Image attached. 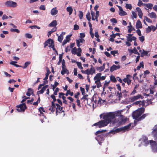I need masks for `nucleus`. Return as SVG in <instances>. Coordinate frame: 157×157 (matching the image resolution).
<instances>
[{"label": "nucleus", "instance_id": "41", "mask_svg": "<svg viewBox=\"0 0 157 157\" xmlns=\"http://www.w3.org/2000/svg\"><path fill=\"white\" fill-rule=\"evenodd\" d=\"M86 18L89 21H90L91 17L90 16V13L89 12H88L86 14Z\"/></svg>", "mask_w": 157, "mask_h": 157}, {"label": "nucleus", "instance_id": "61", "mask_svg": "<svg viewBox=\"0 0 157 157\" xmlns=\"http://www.w3.org/2000/svg\"><path fill=\"white\" fill-rule=\"evenodd\" d=\"M59 89L58 88H56L53 94L55 95H57V94L58 92L59 91Z\"/></svg>", "mask_w": 157, "mask_h": 157}, {"label": "nucleus", "instance_id": "50", "mask_svg": "<svg viewBox=\"0 0 157 157\" xmlns=\"http://www.w3.org/2000/svg\"><path fill=\"white\" fill-rule=\"evenodd\" d=\"M151 31V29L150 26H148L147 28L146 29V33H148Z\"/></svg>", "mask_w": 157, "mask_h": 157}, {"label": "nucleus", "instance_id": "16", "mask_svg": "<svg viewBox=\"0 0 157 157\" xmlns=\"http://www.w3.org/2000/svg\"><path fill=\"white\" fill-rule=\"evenodd\" d=\"M136 10L138 12V14L140 18H142L143 15V13L140 8L139 7H137L136 8Z\"/></svg>", "mask_w": 157, "mask_h": 157}, {"label": "nucleus", "instance_id": "39", "mask_svg": "<svg viewBox=\"0 0 157 157\" xmlns=\"http://www.w3.org/2000/svg\"><path fill=\"white\" fill-rule=\"evenodd\" d=\"M95 83L97 85V87L98 88L102 86L100 81H99V82H95Z\"/></svg>", "mask_w": 157, "mask_h": 157}, {"label": "nucleus", "instance_id": "58", "mask_svg": "<svg viewBox=\"0 0 157 157\" xmlns=\"http://www.w3.org/2000/svg\"><path fill=\"white\" fill-rule=\"evenodd\" d=\"M110 83V81H107L106 80H105V83L104 84V86L105 87H107L109 85V83Z\"/></svg>", "mask_w": 157, "mask_h": 157}, {"label": "nucleus", "instance_id": "53", "mask_svg": "<svg viewBox=\"0 0 157 157\" xmlns=\"http://www.w3.org/2000/svg\"><path fill=\"white\" fill-rule=\"evenodd\" d=\"M96 98V96L94 95L91 99V101H94L95 103H96L97 102V101L94 99Z\"/></svg>", "mask_w": 157, "mask_h": 157}, {"label": "nucleus", "instance_id": "32", "mask_svg": "<svg viewBox=\"0 0 157 157\" xmlns=\"http://www.w3.org/2000/svg\"><path fill=\"white\" fill-rule=\"evenodd\" d=\"M144 5L150 9H152V8L153 5L151 3L145 4Z\"/></svg>", "mask_w": 157, "mask_h": 157}, {"label": "nucleus", "instance_id": "36", "mask_svg": "<svg viewBox=\"0 0 157 157\" xmlns=\"http://www.w3.org/2000/svg\"><path fill=\"white\" fill-rule=\"evenodd\" d=\"M31 63L30 61H27L25 62L24 64V66L22 67V68L23 69H25L27 68L28 66Z\"/></svg>", "mask_w": 157, "mask_h": 157}, {"label": "nucleus", "instance_id": "19", "mask_svg": "<svg viewBox=\"0 0 157 157\" xmlns=\"http://www.w3.org/2000/svg\"><path fill=\"white\" fill-rule=\"evenodd\" d=\"M142 27L141 22L139 20H138L136 24V29H141Z\"/></svg>", "mask_w": 157, "mask_h": 157}, {"label": "nucleus", "instance_id": "63", "mask_svg": "<svg viewBox=\"0 0 157 157\" xmlns=\"http://www.w3.org/2000/svg\"><path fill=\"white\" fill-rule=\"evenodd\" d=\"M79 26L78 25L75 24L74 26V30H77L79 29Z\"/></svg>", "mask_w": 157, "mask_h": 157}, {"label": "nucleus", "instance_id": "54", "mask_svg": "<svg viewBox=\"0 0 157 157\" xmlns=\"http://www.w3.org/2000/svg\"><path fill=\"white\" fill-rule=\"evenodd\" d=\"M145 20L147 22L149 23H152V21L151 19L146 16L145 17Z\"/></svg>", "mask_w": 157, "mask_h": 157}, {"label": "nucleus", "instance_id": "22", "mask_svg": "<svg viewBox=\"0 0 157 157\" xmlns=\"http://www.w3.org/2000/svg\"><path fill=\"white\" fill-rule=\"evenodd\" d=\"M46 69L47 73L45 74V77L44 79V80H46L48 79V75L51 73V72L50 71L48 67H47L46 68Z\"/></svg>", "mask_w": 157, "mask_h": 157}, {"label": "nucleus", "instance_id": "48", "mask_svg": "<svg viewBox=\"0 0 157 157\" xmlns=\"http://www.w3.org/2000/svg\"><path fill=\"white\" fill-rule=\"evenodd\" d=\"M116 36H120V34L118 33H117L115 34H113L110 35V36L111 37H113V38H115Z\"/></svg>", "mask_w": 157, "mask_h": 157}, {"label": "nucleus", "instance_id": "57", "mask_svg": "<svg viewBox=\"0 0 157 157\" xmlns=\"http://www.w3.org/2000/svg\"><path fill=\"white\" fill-rule=\"evenodd\" d=\"M133 50L134 54L140 55V53L138 52L137 50L135 47H134Z\"/></svg>", "mask_w": 157, "mask_h": 157}, {"label": "nucleus", "instance_id": "23", "mask_svg": "<svg viewBox=\"0 0 157 157\" xmlns=\"http://www.w3.org/2000/svg\"><path fill=\"white\" fill-rule=\"evenodd\" d=\"M57 25V22L56 20H53L49 25L50 27H55Z\"/></svg>", "mask_w": 157, "mask_h": 157}, {"label": "nucleus", "instance_id": "45", "mask_svg": "<svg viewBox=\"0 0 157 157\" xmlns=\"http://www.w3.org/2000/svg\"><path fill=\"white\" fill-rule=\"evenodd\" d=\"M52 45H49V46H48V47L49 48H52V49L54 50V51H55V52L56 51V49L54 48V43H53V42H52Z\"/></svg>", "mask_w": 157, "mask_h": 157}, {"label": "nucleus", "instance_id": "15", "mask_svg": "<svg viewBox=\"0 0 157 157\" xmlns=\"http://www.w3.org/2000/svg\"><path fill=\"white\" fill-rule=\"evenodd\" d=\"M152 134L153 135L155 140H157V125L155 126L152 131Z\"/></svg>", "mask_w": 157, "mask_h": 157}, {"label": "nucleus", "instance_id": "49", "mask_svg": "<svg viewBox=\"0 0 157 157\" xmlns=\"http://www.w3.org/2000/svg\"><path fill=\"white\" fill-rule=\"evenodd\" d=\"M77 48L76 47L73 48L71 50V53L72 54H75L76 53Z\"/></svg>", "mask_w": 157, "mask_h": 157}, {"label": "nucleus", "instance_id": "25", "mask_svg": "<svg viewBox=\"0 0 157 157\" xmlns=\"http://www.w3.org/2000/svg\"><path fill=\"white\" fill-rule=\"evenodd\" d=\"M122 80L124 82L127 83L128 85H130L131 83V80L126 78L123 79Z\"/></svg>", "mask_w": 157, "mask_h": 157}, {"label": "nucleus", "instance_id": "29", "mask_svg": "<svg viewBox=\"0 0 157 157\" xmlns=\"http://www.w3.org/2000/svg\"><path fill=\"white\" fill-rule=\"evenodd\" d=\"M149 114L148 113H145L143 114L141 116H140L139 118L138 119V121H141V120L144 119L145 117L147 116Z\"/></svg>", "mask_w": 157, "mask_h": 157}, {"label": "nucleus", "instance_id": "4", "mask_svg": "<svg viewBox=\"0 0 157 157\" xmlns=\"http://www.w3.org/2000/svg\"><path fill=\"white\" fill-rule=\"evenodd\" d=\"M131 123H129L127 125L120 128H117L114 130H112L109 132L110 133L115 134L123 131H128L130 129Z\"/></svg>", "mask_w": 157, "mask_h": 157}, {"label": "nucleus", "instance_id": "28", "mask_svg": "<svg viewBox=\"0 0 157 157\" xmlns=\"http://www.w3.org/2000/svg\"><path fill=\"white\" fill-rule=\"evenodd\" d=\"M90 74L92 75L93 74L95 73V68L92 65L91 66V68L90 69Z\"/></svg>", "mask_w": 157, "mask_h": 157}, {"label": "nucleus", "instance_id": "47", "mask_svg": "<svg viewBox=\"0 0 157 157\" xmlns=\"http://www.w3.org/2000/svg\"><path fill=\"white\" fill-rule=\"evenodd\" d=\"M39 111L40 113L43 115L44 114V113L42 112V111L43 112H45L44 108L42 107H41L40 108H39Z\"/></svg>", "mask_w": 157, "mask_h": 157}, {"label": "nucleus", "instance_id": "37", "mask_svg": "<svg viewBox=\"0 0 157 157\" xmlns=\"http://www.w3.org/2000/svg\"><path fill=\"white\" fill-rule=\"evenodd\" d=\"M143 52L141 53V57H143L144 55L147 56V55L148 52L147 51H145L144 49H143Z\"/></svg>", "mask_w": 157, "mask_h": 157}, {"label": "nucleus", "instance_id": "12", "mask_svg": "<svg viewBox=\"0 0 157 157\" xmlns=\"http://www.w3.org/2000/svg\"><path fill=\"white\" fill-rule=\"evenodd\" d=\"M105 136V135L104 134H101L98 135L95 137V138L98 141H102L104 140Z\"/></svg>", "mask_w": 157, "mask_h": 157}, {"label": "nucleus", "instance_id": "20", "mask_svg": "<svg viewBox=\"0 0 157 157\" xmlns=\"http://www.w3.org/2000/svg\"><path fill=\"white\" fill-rule=\"evenodd\" d=\"M148 16L151 18H154L156 19L157 18V15L156 13L153 12L151 13H149Z\"/></svg>", "mask_w": 157, "mask_h": 157}, {"label": "nucleus", "instance_id": "43", "mask_svg": "<svg viewBox=\"0 0 157 157\" xmlns=\"http://www.w3.org/2000/svg\"><path fill=\"white\" fill-rule=\"evenodd\" d=\"M99 16V11H96V16L95 17V19L96 21L98 22V17Z\"/></svg>", "mask_w": 157, "mask_h": 157}, {"label": "nucleus", "instance_id": "60", "mask_svg": "<svg viewBox=\"0 0 157 157\" xmlns=\"http://www.w3.org/2000/svg\"><path fill=\"white\" fill-rule=\"evenodd\" d=\"M72 35V34L67 35L66 36L65 40H68V41H69L70 40V37H71Z\"/></svg>", "mask_w": 157, "mask_h": 157}, {"label": "nucleus", "instance_id": "10", "mask_svg": "<svg viewBox=\"0 0 157 157\" xmlns=\"http://www.w3.org/2000/svg\"><path fill=\"white\" fill-rule=\"evenodd\" d=\"M63 108L61 107L58 104H56L55 110H56V113L58 112L59 113H61L64 111L63 110Z\"/></svg>", "mask_w": 157, "mask_h": 157}, {"label": "nucleus", "instance_id": "30", "mask_svg": "<svg viewBox=\"0 0 157 157\" xmlns=\"http://www.w3.org/2000/svg\"><path fill=\"white\" fill-rule=\"evenodd\" d=\"M110 80L113 82H117V80L115 76L113 75H111L110 76Z\"/></svg>", "mask_w": 157, "mask_h": 157}, {"label": "nucleus", "instance_id": "14", "mask_svg": "<svg viewBox=\"0 0 157 157\" xmlns=\"http://www.w3.org/2000/svg\"><path fill=\"white\" fill-rule=\"evenodd\" d=\"M120 67L121 66L119 65L117 66L113 64L110 67V71L111 72H113L115 70L119 69Z\"/></svg>", "mask_w": 157, "mask_h": 157}, {"label": "nucleus", "instance_id": "18", "mask_svg": "<svg viewBox=\"0 0 157 157\" xmlns=\"http://www.w3.org/2000/svg\"><path fill=\"white\" fill-rule=\"evenodd\" d=\"M58 10L56 7H54L52 9L51 11V13L53 16L56 15L58 13Z\"/></svg>", "mask_w": 157, "mask_h": 157}, {"label": "nucleus", "instance_id": "38", "mask_svg": "<svg viewBox=\"0 0 157 157\" xmlns=\"http://www.w3.org/2000/svg\"><path fill=\"white\" fill-rule=\"evenodd\" d=\"M106 131V130H98L95 132V135H97L98 134H99L102 133L103 132H105Z\"/></svg>", "mask_w": 157, "mask_h": 157}, {"label": "nucleus", "instance_id": "17", "mask_svg": "<svg viewBox=\"0 0 157 157\" xmlns=\"http://www.w3.org/2000/svg\"><path fill=\"white\" fill-rule=\"evenodd\" d=\"M101 75V73H97L94 78V80L96 82H99L100 81V76Z\"/></svg>", "mask_w": 157, "mask_h": 157}, {"label": "nucleus", "instance_id": "9", "mask_svg": "<svg viewBox=\"0 0 157 157\" xmlns=\"http://www.w3.org/2000/svg\"><path fill=\"white\" fill-rule=\"evenodd\" d=\"M150 143L151 146L152 151L156 152L157 151V144L155 141L152 140L150 141Z\"/></svg>", "mask_w": 157, "mask_h": 157}, {"label": "nucleus", "instance_id": "3", "mask_svg": "<svg viewBox=\"0 0 157 157\" xmlns=\"http://www.w3.org/2000/svg\"><path fill=\"white\" fill-rule=\"evenodd\" d=\"M114 115L113 112H110L107 114L104 115L103 117V119H105L108 124L112 123L115 119Z\"/></svg>", "mask_w": 157, "mask_h": 157}, {"label": "nucleus", "instance_id": "1", "mask_svg": "<svg viewBox=\"0 0 157 157\" xmlns=\"http://www.w3.org/2000/svg\"><path fill=\"white\" fill-rule=\"evenodd\" d=\"M114 115V117H119L117 119L115 118L113 122V124L118 126L122 124L123 123L126 121V119L124 118V116L121 114L120 111H117L114 112H113Z\"/></svg>", "mask_w": 157, "mask_h": 157}, {"label": "nucleus", "instance_id": "7", "mask_svg": "<svg viewBox=\"0 0 157 157\" xmlns=\"http://www.w3.org/2000/svg\"><path fill=\"white\" fill-rule=\"evenodd\" d=\"M5 4L8 7H15L17 6V4L16 2L10 0L6 2Z\"/></svg>", "mask_w": 157, "mask_h": 157}, {"label": "nucleus", "instance_id": "8", "mask_svg": "<svg viewBox=\"0 0 157 157\" xmlns=\"http://www.w3.org/2000/svg\"><path fill=\"white\" fill-rule=\"evenodd\" d=\"M56 98L53 99V101L51 102V105L50 106L49 108V110L50 111V113H53V112L55 111L56 104L55 102L56 101Z\"/></svg>", "mask_w": 157, "mask_h": 157}, {"label": "nucleus", "instance_id": "27", "mask_svg": "<svg viewBox=\"0 0 157 157\" xmlns=\"http://www.w3.org/2000/svg\"><path fill=\"white\" fill-rule=\"evenodd\" d=\"M127 40L128 41L132 42L133 40H136V38L134 36H132V37H126Z\"/></svg>", "mask_w": 157, "mask_h": 157}, {"label": "nucleus", "instance_id": "62", "mask_svg": "<svg viewBox=\"0 0 157 157\" xmlns=\"http://www.w3.org/2000/svg\"><path fill=\"white\" fill-rule=\"evenodd\" d=\"M110 21L113 23H117V20L114 18H113L110 19Z\"/></svg>", "mask_w": 157, "mask_h": 157}, {"label": "nucleus", "instance_id": "56", "mask_svg": "<svg viewBox=\"0 0 157 157\" xmlns=\"http://www.w3.org/2000/svg\"><path fill=\"white\" fill-rule=\"evenodd\" d=\"M91 15L92 16V20L93 21H94L95 19L94 18L95 16V13L93 11H91Z\"/></svg>", "mask_w": 157, "mask_h": 157}, {"label": "nucleus", "instance_id": "44", "mask_svg": "<svg viewBox=\"0 0 157 157\" xmlns=\"http://www.w3.org/2000/svg\"><path fill=\"white\" fill-rule=\"evenodd\" d=\"M76 63L78 68L81 69H83V68L82 66V64L81 62H77Z\"/></svg>", "mask_w": 157, "mask_h": 157}, {"label": "nucleus", "instance_id": "11", "mask_svg": "<svg viewBox=\"0 0 157 157\" xmlns=\"http://www.w3.org/2000/svg\"><path fill=\"white\" fill-rule=\"evenodd\" d=\"M52 42H53V43H54V41L52 39L50 38H49L48 39L44 44V48H45L46 46L48 45V44H49V45H52Z\"/></svg>", "mask_w": 157, "mask_h": 157}, {"label": "nucleus", "instance_id": "55", "mask_svg": "<svg viewBox=\"0 0 157 157\" xmlns=\"http://www.w3.org/2000/svg\"><path fill=\"white\" fill-rule=\"evenodd\" d=\"M83 97L81 99V100H86L87 101H88V99L86 97L88 96V95L86 94V95H85L84 94V95H83Z\"/></svg>", "mask_w": 157, "mask_h": 157}, {"label": "nucleus", "instance_id": "46", "mask_svg": "<svg viewBox=\"0 0 157 157\" xmlns=\"http://www.w3.org/2000/svg\"><path fill=\"white\" fill-rule=\"evenodd\" d=\"M110 53L114 56H115V54H118V51L117 50L111 51Z\"/></svg>", "mask_w": 157, "mask_h": 157}, {"label": "nucleus", "instance_id": "34", "mask_svg": "<svg viewBox=\"0 0 157 157\" xmlns=\"http://www.w3.org/2000/svg\"><path fill=\"white\" fill-rule=\"evenodd\" d=\"M63 36L62 34H61L58 37V40L61 43L62 42V40L63 39Z\"/></svg>", "mask_w": 157, "mask_h": 157}, {"label": "nucleus", "instance_id": "2", "mask_svg": "<svg viewBox=\"0 0 157 157\" xmlns=\"http://www.w3.org/2000/svg\"><path fill=\"white\" fill-rule=\"evenodd\" d=\"M145 111V109L144 107H141L135 110L132 113V116L136 120L138 121V119L140 116Z\"/></svg>", "mask_w": 157, "mask_h": 157}, {"label": "nucleus", "instance_id": "59", "mask_svg": "<svg viewBox=\"0 0 157 157\" xmlns=\"http://www.w3.org/2000/svg\"><path fill=\"white\" fill-rule=\"evenodd\" d=\"M26 37L28 38H31L32 37V36L30 34L27 33L25 35Z\"/></svg>", "mask_w": 157, "mask_h": 157}, {"label": "nucleus", "instance_id": "5", "mask_svg": "<svg viewBox=\"0 0 157 157\" xmlns=\"http://www.w3.org/2000/svg\"><path fill=\"white\" fill-rule=\"evenodd\" d=\"M103 120H101L99 122L94 124L92 126H97L99 128H101L107 126L108 123L105 119H103Z\"/></svg>", "mask_w": 157, "mask_h": 157}, {"label": "nucleus", "instance_id": "40", "mask_svg": "<svg viewBox=\"0 0 157 157\" xmlns=\"http://www.w3.org/2000/svg\"><path fill=\"white\" fill-rule=\"evenodd\" d=\"M119 14L121 16H125L127 14V13L124 10L121 12H119Z\"/></svg>", "mask_w": 157, "mask_h": 157}, {"label": "nucleus", "instance_id": "42", "mask_svg": "<svg viewBox=\"0 0 157 157\" xmlns=\"http://www.w3.org/2000/svg\"><path fill=\"white\" fill-rule=\"evenodd\" d=\"M125 8L127 9L131 10L132 9V6L131 4H126L125 5Z\"/></svg>", "mask_w": 157, "mask_h": 157}, {"label": "nucleus", "instance_id": "6", "mask_svg": "<svg viewBox=\"0 0 157 157\" xmlns=\"http://www.w3.org/2000/svg\"><path fill=\"white\" fill-rule=\"evenodd\" d=\"M17 110L19 112H24L25 109L27 108V107L25 103H23L17 106Z\"/></svg>", "mask_w": 157, "mask_h": 157}, {"label": "nucleus", "instance_id": "52", "mask_svg": "<svg viewBox=\"0 0 157 157\" xmlns=\"http://www.w3.org/2000/svg\"><path fill=\"white\" fill-rule=\"evenodd\" d=\"M83 16V13L82 11H79V17L80 19H82Z\"/></svg>", "mask_w": 157, "mask_h": 157}, {"label": "nucleus", "instance_id": "64", "mask_svg": "<svg viewBox=\"0 0 157 157\" xmlns=\"http://www.w3.org/2000/svg\"><path fill=\"white\" fill-rule=\"evenodd\" d=\"M139 40L141 42H143L144 40V36H142L141 37H139Z\"/></svg>", "mask_w": 157, "mask_h": 157}, {"label": "nucleus", "instance_id": "24", "mask_svg": "<svg viewBox=\"0 0 157 157\" xmlns=\"http://www.w3.org/2000/svg\"><path fill=\"white\" fill-rule=\"evenodd\" d=\"M33 93V90L31 88H29L28 89V91L27 92L26 94L28 96H30L31 94Z\"/></svg>", "mask_w": 157, "mask_h": 157}, {"label": "nucleus", "instance_id": "51", "mask_svg": "<svg viewBox=\"0 0 157 157\" xmlns=\"http://www.w3.org/2000/svg\"><path fill=\"white\" fill-rule=\"evenodd\" d=\"M10 31L11 32H15L17 33H19L20 32V31L17 29H10Z\"/></svg>", "mask_w": 157, "mask_h": 157}, {"label": "nucleus", "instance_id": "13", "mask_svg": "<svg viewBox=\"0 0 157 157\" xmlns=\"http://www.w3.org/2000/svg\"><path fill=\"white\" fill-rule=\"evenodd\" d=\"M142 97V96L140 94H138L136 96L132 97L130 98V99L132 102H134L135 101Z\"/></svg>", "mask_w": 157, "mask_h": 157}, {"label": "nucleus", "instance_id": "35", "mask_svg": "<svg viewBox=\"0 0 157 157\" xmlns=\"http://www.w3.org/2000/svg\"><path fill=\"white\" fill-rule=\"evenodd\" d=\"M134 104L136 105H139V106H140V105H143L144 104V103L143 102H142L141 101H136L135 102Z\"/></svg>", "mask_w": 157, "mask_h": 157}, {"label": "nucleus", "instance_id": "31", "mask_svg": "<svg viewBox=\"0 0 157 157\" xmlns=\"http://www.w3.org/2000/svg\"><path fill=\"white\" fill-rule=\"evenodd\" d=\"M142 141L146 144H148L149 143L148 140V138L147 137H143L142 139Z\"/></svg>", "mask_w": 157, "mask_h": 157}, {"label": "nucleus", "instance_id": "26", "mask_svg": "<svg viewBox=\"0 0 157 157\" xmlns=\"http://www.w3.org/2000/svg\"><path fill=\"white\" fill-rule=\"evenodd\" d=\"M67 10L69 12V15H71L72 13L73 10L71 6H68L67 8Z\"/></svg>", "mask_w": 157, "mask_h": 157}, {"label": "nucleus", "instance_id": "33", "mask_svg": "<svg viewBox=\"0 0 157 157\" xmlns=\"http://www.w3.org/2000/svg\"><path fill=\"white\" fill-rule=\"evenodd\" d=\"M46 90V89L43 86L40 90L37 92V93L38 95L39 94H42Z\"/></svg>", "mask_w": 157, "mask_h": 157}, {"label": "nucleus", "instance_id": "21", "mask_svg": "<svg viewBox=\"0 0 157 157\" xmlns=\"http://www.w3.org/2000/svg\"><path fill=\"white\" fill-rule=\"evenodd\" d=\"M65 73H67L68 74L69 73L68 71L65 67H62V70L61 72V74L63 75Z\"/></svg>", "mask_w": 157, "mask_h": 157}]
</instances>
